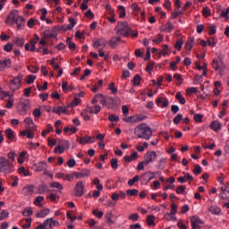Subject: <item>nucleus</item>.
<instances>
[{
    "mask_svg": "<svg viewBox=\"0 0 229 229\" xmlns=\"http://www.w3.org/2000/svg\"><path fill=\"white\" fill-rule=\"evenodd\" d=\"M131 28L126 21H119L116 27L117 37H130Z\"/></svg>",
    "mask_w": 229,
    "mask_h": 229,
    "instance_id": "f257e3e1",
    "label": "nucleus"
},
{
    "mask_svg": "<svg viewBox=\"0 0 229 229\" xmlns=\"http://www.w3.org/2000/svg\"><path fill=\"white\" fill-rule=\"evenodd\" d=\"M0 173L4 174H10V173H13V166L12 163L6 157H0Z\"/></svg>",
    "mask_w": 229,
    "mask_h": 229,
    "instance_id": "f03ea898",
    "label": "nucleus"
},
{
    "mask_svg": "<svg viewBox=\"0 0 229 229\" xmlns=\"http://www.w3.org/2000/svg\"><path fill=\"white\" fill-rule=\"evenodd\" d=\"M212 67L216 72H218V74H220V76H223V74H225V64L223 63H220L219 59H213Z\"/></svg>",
    "mask_w": 229,
    "mask_h": 229,
    "instance_id": "7ed1b4c3",
    "label": "nucleus"
},
{
    "mask_svg": "<svg viewBox=\"0 0 229 229\" xmlns=\"http://www.w3.org/2000/svg\"><path fill=\"white\" fill-rule=\"evenodd\" d=\"M191 224L192 229H201L203 225H205V223L198 216H193L191 217Z\"/></svg>",
    "mask_w": 229,
    "mask_h": 229,
    "instance_id": "20e7f679",
    "label": "nucleus"
},
{
    "mask_svg": "<svg viewBox=\"0 0 229 229\" xmlns=\"http://www.w3.org/2000/svg\"><path fill=\"white\" fill-rule=\"evenodd\" d=\"M38 40H40V37H38V35L35 34L34 38L32 40H30V43H27L25 45V49L27 51H31V52L35 51V49H36L35 46L37 45V42H38Z\"/></svg>",
    "mask_w": 229,
    "mask_h": 229,
    "instance_id": "39448f33",
    "label": "nucleus"
},
{
    "mask_svg": "<svg viewBox=\"0 0 229 229\" xmlns=\"http://www.w3.org/2000/svg\"><path fill=\"white\" fill-rule=\"evenodd\" d=\"M22 81V75H18L11 81V88L13 90H19L21 89V83Z\"/></svg>",
    "mask_w": 229,
    "mask_h": 229,
    "instance_id": "423d86ee",
    "label": "nucleus"
},
{
    "mask_svg": "<svg viewBox=\"0 0 229 229\" xmlns=\"http://www.w3.org/2000/svg\"><path fill=\"white\" fill-rule=\"evenodd\" d=\"M85 186L83 185V182H78L74 188L75 196L77 198H81V196L85 193Z\"/></svg>",
    "mask_w": 229,
    "mask_h": 229,
    "instance_id": "0eeeda50",
    "label": "nucleus"
},
{
    "mask_svg": "<svg viewBox=\"0 0 229 229\" xmlns=\"http://www.w3.org/2000/svg\"><path fill=\"white\" fill-rule=\"evenodd\" d=\"M19 17V11L13 10L7 16L5 22L6 24H14L15 20Z\"/></svg>",
    "mask_w": 229,
    "mask_h": 229,
    "instance_id": "6e6552de",
    "label": "nucleus"
},
{
    "mask_svg": "<svg viewBox=\"0 0 229 229\" xmlns=\"http://www.w3.org/2000/svg\"><path fill=\"white\" fill-rule=\"evenodd\" d=\"M159 30L164 33H171L174 30V25H173V22L167 21L166 23L163 24Z\"/></svg>",
    "mask_w": 229,
    "mask_h": 229,
    "instance_id": "1a4fd4ad",
    "label": "nucleus"
},
{
    "mask_svg": "<svg viewBox=\"0 0 229 229\" xmlns=\"http://www.w3.org/2000/svg\"><path fill=\"white\" fill-rule=\"evenodd\" d=\"M77 142H79V144H89V142L94 144V142H96V138L90 136L78 137Z\"/></svg>",
    "mask_w": 229,
    "mask_h": 229,
    "instance_id": "9d476101",
    "label": "nucleus"
},
{
    "mask_svg": "<svg viewBox=\"0 0 229 229\" xmlns=\"http://www.w3.org/2000/svg\"><path fill=\"white\" fill-rule=\"evenodd\" d=\"M155 158H157V152L155 151L148 152L145 156V160H144L145 165H148V164H151V162H153Z\"/></svg>",
    "mask_w": 229,
    "mask_h": 229,
    "instance_id": "9b49d317",
    "label": "nucleus"
},
{
    "mask_svg": "<svg viewBox=\"0 0 229 229\" xmlns=\"http://www.w3.org/2000/svg\"><path fill=\"white\" fill-rule=\"evenodd\" d=\"M35 191V186L28 185L22 188L21 193L23 196H32L33 192Z\"/></svg>",
    "mask_w": 229,
    "mask_h": 229,
    "instance_id": "f8f14e48",
    "label": "nucleus"
},
{
    "mask_svg": "<svg viewBox=\"0 0 229 229\" xmlns=\"http://www.w3.org/2000/svg\"><path fill=\"white\" fill-rule=\"evenodd\" d=\"M134 133L136 137H138L139 139H143L144 138V123L138 125L134 129Z\"/></svg>",
    "mask_w": 229,
    "mask_h": 229,
    "instance_id": "ddd939ff",
    "label": "nucleus"
},
{
    "mask_svg": "<svg viewBox=\"0 0 229 229\" xmlns=\"http://www.w3.org/2000/svg\"><path fill=\"white\" fill-rule=\"evenodd\" d=\"M12 67V60L5 59L0 60V72L4 71V69H10Z\"/></svg>",
    "mask_w": 229,
    "mask_h": 229,
    "instance_id": "4468645a",
    "label": "nucleus"
},
{
    "mask_svg": "<svg viewBox=\"0 0 229 229\" xmlns=\"http://www.w3.org/2000/svg\"><path fill=\"white\" fill-rule=\"evenodd\" d=\"M106 47V39L99 38L93 42V47L98 49V47Z\"/></svg>",
    "mask_w": 229,
    "mask_h": 229,
    "instance_id": "2eb2a0df",
    "label": "nucleus"
},
{
    "mask_svg": "<svg viewBox=\"0 0 229 229\" xmlns=\"http://www.w3.org/2000/svg\"><path fill=\"white\" fill-rule=\"evenodd\" d=\"M221 128H223V124L217 120L213 121L210 124V129L214 131H219Z\"/></svg>",
    "mask_w": 229,
    "mask_h": 229,
    "instance_id": "dca6fc26",
    "label": "nucleus"
},
{
    "mask_svg": "<svg viewBox=\"0 0 229 229\" xmlns=\"http://www.w3.org/2000/svg\"><path fill=\"white\" fill-rule=\"evenodd\" d=\"M121 42V36H117V37H113L111 38V39L108 42V45L111 47H115L116 46H118V44Z\"/></svg>",
    "mask_w": 229,
    "mask_h": 229,
    "instance_id": "f3484780",
    "label": "nucleus"
},
{
    "mask_svg": "<svg viewBox=\"0 0 229 229\" xmlns=\"http://www.w3.org/2000/svg\"><path fill=\"white\" fill-rule=\"evenodd\" d=\"M157 103L158 106H161V108H165L166 106H169V99L167 98H159Z\"/></svg>",
    "mask_w": 229,
    "mask_h": 229,
    "instance_id": "a211bd4d",
    "label": "nucleus"
},
{
    "mask_svg": "<svg viewBox=\"0 0 229 229\" xmlns=\"http://www.w3.org/2000/svg\"><path fill=\"white\" fill-rule=\"evenodd\" d=\"M139 154L137 152L131 153L130 156H124V162H133V160H137Z\"/></svg>",
    "mask_w": 229,
    "mask_h": 229,
    "instance_id": "6ab92c4d",
    "label": "nucleus"
},
{
    "mask_svg": "<svg viewBox=\"0 0 229 229\" xmlns=\"http://www.w3.org/2000/svg\"><path fill=\"white\" fill-rule=\"evenodd\" d=\"M189 181H192V175L189 173H187L183 177L181 176L177 178V182H179V183H185Z\"/></svg>",
    "mask_w": 229,
    "mask_h": 229,
    "instance_id": "aec40b11",
    "label": "nucleus"
},
{
    "mask_svg": "<svg viewBox=\"0 0 229 229\" xmlns=\"http://www.w3.org/2000/svg\"><path fill=\"white\" fill-rule=\"evenodd\" d=\"M26 22V20L22 16H19L15 21L14 24L17 25V30H21L24 23Z\"/></svg>",
    "mask_w": 229,
    "mask_h": 229,
    "instance_id": "412c9836",
    "label": "nucleus"
},
{
    "mask_svg": "<svg viewBox=\"0 0 229 229\" xmlns=\"http://www.w3.org/2000/svg\"><path fill=\"white\" fill-rule=\"evenodd\" d=\"M147 225L149 226V228L157 226V224L155 223V216L148 215L147 216Z\"/></svg>",
    "mask_w": 229,
    "mask_h": 229,
    "instance_id": "4be33fe9",
    "label": "nucleus"
},
{
    "mask_svg": "<svg viewBox=\"0 0 229 229\" xmlns=\"http://www.w3.org/2000/svg\"><path fill=\"white\" fill-rule=\"evenodd\" d=\"M153 135V131L151 130V127L149 126H145L144 128V139L146 140L151 139V136Z\"/></svg>",
    "mask_w": 229,
    "mask_h": 229,
    "instance_id": "5701e85b",
    "label": "nucleus"
},
{
    "mask_svg": "<svg viewBox=\"0 0 229 229\" xmlns=\"http://www.w3.org/2000/svg\"><path fill=\"white\" fill-rule=\"evenodd\" d=\"M52 112L54 114H57L58 115H61L62 114H65L67 112V108L65 106H57V107H54L52 109Z\"/></svg>",
    "mask_w": 229,
    "mask_h": 229,
    "instance_id": "b1692460",
    "label": "nucleus"
},
{
    "mask_svg": "<svg viewBox=\"0 0 229 229\" xmlns=\"http://www.w3.org/2000/svg\"><path fill=\"white\" fill-rule=\"evenodd\" d=\"M208 212H210L214 216H219V214H221V208L217 206H210L208 208Z\"/></svg>",
    "mask_w": 229,
    "mask_h": 229,
    "instance_id": "393cba45",
    "label": "nucleus"
},
{
    "mask_svg": "<svg viewBox=\"0 0 229 229\" xmlns=\"http://www.w3.org/2000/svg\"><path fill=\"white\" fill-rule=\"evenodd\" d=\"M19 105L21 106L22 110L26 111L28 108H30V100L26 98H21Z\"/></svg>",
    "mask_w": 229,
    "mask_h": 229,
    "instance_id": "a878e982",
    "label": "nucleus"
},
{
    "mask_svg": "<svg viewBox=\"0 0 229 229\" xmlns=\"http://www.w3.org/2000/svg\"><path fill=\"white\" fill-rule=\"evenodd\" d=\"M192 47H194V38H189L185 44V49L191 51Z\"/></svg>",
    "mask_w": 229,
    "mask_h": 229,
    "instance_id": "bb28decb",
    "label": "nucleus"
},
{
    "mask_svg": "<svg viewBox=\"0 0 229 229\" xmlns=\"http://www.w3.org/2000/svg\"><path fill=\"white\" fill-rule=\"evenodd\" d=\"M51 212V209L45 208L41 211L38 212L36 215V217H46V216H49V213Z\"/></svg>",
    "mask_w": 229,
    "mask_h": 229,
    "instance_id": "cd10ccee",
    "label": "nucleus"
},
{
    "mask_svg": "<svg viewBox=\"0 0 229 229\" xmlns=\"http://www.w3.org/2000/svg\"><path fill=\"white\" fill-rule=\"evenodd\" d=\"M175 98L181 105H185L187 103V100H185V98H183V95H182V92H177L175 95Z\"/></svg>",
    "mask_w": 229,
    "mask_h": 229,
    "instance_id": "c85d7f7f",
    "label": "nucleus"
},
{
    "mask_svg": "<svg viewBox=\"0 0 229 229\" xmlns=\"http://www.w3.org/2000/svg\"><path fill=\"white\" fill-rule=\"evenodd\" d=\"M35 167H36V171L40 172V171H44L46 167H47V165H46L45 162H39L35 164Z\"/></svg>",
    "mask_w": 229,
    "mask_h": 229,
    "instance_id": "c756f323",
    "label": "nucleus"
},
{
    "mask_svg": "<svg viewBox=\"0 0 229 229\" xmlns=\"http://www.w3.org/2000/svg\"><path fill=\"white\" fill-rule=\"evenodd\" d=\"M117 12L121 19L126 17V9H124V6L119 5Z\"/></svg>",
    "mask_w": 229,
    "mask_h": 229,
    "instance_id": "7c9ffc66",
    "label": "nucleus"
},
{
    "mask_svg": "<svg viewBox=\"0 0 229 229\" xmlns=\"http://www.w3.org/2000/svg\"><path fill=\"white\" fill-rule=\"evenodd\" d=\"M89 114H99L101 112V106H98L96 105L95 106L93 107H89Z\"/></svg>",
    "mask_w": 229,
    "mask_h": 229,
    "instance_id": "2f4dec72",
    "label": "nucleus"
},
{
    "mask_svg": "<svg viewBox=\"0 0 229 229\" xmlns=\"http://www.w3.org/2000/svg\"><path fill=\"white\" fill-rule=\"evenodd\" d=\"M5 134L10 140H13V139H15V132H13V130L10 128L5 130Z\"/></svg>",
    "mask_w": 229,
    "mask_h": 229,
    "instance_id": "473e14b6",
    "label": "nucleus"
},
{
    "mask_svg": "<svg viewBox=\"0 0 229 229\" xmlns=\"http://www.w3.org/2000/svg\"><path fill=\"white\" fill-rule=\"evenodd\" d=\"M13 42V44H16L18 47H22V46H24V39L21 38H14Z\"/></svg>",
    "mask_w": 229,
    "mask_h": 229,
    "instance_id": "72a5a7b5",
    "label": "nucleus"
},
{
    "mask_svg": "<svg viewBox=\"0 0 229 229\" xmlns=\"http://www.w3.org/2000/svg\"><path fill=\"white\" fill-rule=\"evenodd\" d=\"M50 201L56 202V199L58 198V195L56 194L55 190L50 191V194L48 196Z\"/></svg>",
    "mask_w": 229,
    "mask_h": 229,
    "instance_id": "f704fd0d",
    "label": "nucleus"
},
{
    "mask_svg": "<svg viewBox=\"0 0 229 229\" xmlns=\"http://www.w3.org/2000/svg\"><path fill=\"white\" fill-rule=\"evenodd\" d=\"M64 151H65V147H63L60 145H57L54 149V153H55V155H58V154L62 155L63 153H64Z\"/></svg>",
    "mask_w": 229,
    "mask_h": 229,
    "instance_id": "c9c22d12",
    "label": "nucleus"
},
{
    "mask_svg": "<svg viewBox=\"0 0 229 229\" xmlns=\"http://www.w3.org/2000/svg\"><path fill=\"white\" fill-rule=\"evenodd\" d=\"M152 42H154V44H160V42H164V35L157 34L156 38L152 39Z\"/></svg>",
    "mask_w": 229,
    "mask_h": 229,
    "instance_id": "e433bc0d",
    "label": "nucleus"
},
{
    "mask_svg": "<svg viewBox=\"0 0 229 229\" xmlns=\"http://www.w3.org/2000/svg\"><path fill=\"white\" fill-rule=\"evenodd\" d=\"M153 69H155V62L150 61L147 65L146 71L148 72V74H151Z\"/></svg>",
    "mask_w": 229,
    "mask_h": 229,
    "instance_id": "4c0bfd02",
    "label": "nucleus"
},
{
    "mask_svg": "<svg viewBox=\"0 0 229 229\" xmlns=\"http://www.w3.org/2000/svg\"><path fill=\"white\" fill-rule=\"evenodd\" d=\"M50 187H52V189H58V191L64 190V186L58 182H52Z\"/></svg>",
    "mask_w": 229,
    "mask_h": 229,
    "instance_id": "58836bf2",
    "label": "nucleus"
},
{
    "mask_svg": "<svg viewBox=\"0 0 229 229\" xmlns=\"http://www.w3.org/2000/svg\"><path fill=\"white\" fill-rule=\"evenodd\" d=\"M139 180H140L139 175H136L132 179H130L128 181L129 187H133V185H135V183H137V182H139Z\"/></svg>",
    "mask_w": 229,
    "mask_h": 229,
    "instance_id": "ea45409f",
    "label": "nucleus"
},
{
    "mask_svg": "<svg viewBox=\"0 0 229 229\" xmlns=\"http://www.w3.org/2000/svg\"><path fill=\"white\" fill-rule=\"evenodd\" d=\"M174 47L177 51H182V47H183V40L178 39L174 44Z\"/></svg>",
    "mask_w": 229,
    "mask_h": 229,
    "instance_id": "a19ab883",
    "label": "nucleus"
},
{
    "mask_svg": "<svg viewBox=\"0 0 229 229\" xmlns=\"http://www.w3.org/2000/svg\"><path fill=\"white\" fill-rule=\"evenodd\" d=\"M103 98V94H97L95 95L94 98L91 100L92 105H96V103H99Z\"/></svg>",
    "mask_w": 229,
    "mask_h": 229,
    "instance_id": "79ce46f5",
    "label": "nucleus"
},
{
    "mask_svg": "<svg viewBox=\"0 0 229 229\" xmlns=\"http://www.w3.org/2000/svg\"><path fill=\"white\" fill-rule=\"evenodd\" d=\"M44 200V197L42 196H38L36 199H35V201H34V205H36V207H42V201Z\"/></svg>",
    "mask_w": 229,
    "mask_h": 229,
    "instance_id": "37998d69",
    "label": "nucleus"
},
{
    "mask_svg": "<svg viewBox=\"0 0 229 229\" xmlns=\"http://www.w3.org/2000/svg\"><path fill=\"white\" fill-rule=\"evenodd\" d=\"M159 55H163V56L169 55V46L164 45L162 51L159 53Z\"/></svg>",
    "mask_w": 229,
    "mask_h": 229,
    "instance_id": "c03bdc74",
    "label": "nucleus"
},
{
    "mask_svg": "<svg viewBox=\"0 0 229 229\" xmlns=\"http://www.w3.org/2000/svg\"><path fill=\"white\" fill-rule=\"evenodd\" d=\"M22 215L25 217H30V216L33 215V209H31V208H25L24 211H22Z\"/></svg>",
    "mask_w": 229,
    "mask_h": 229,
    "instance_id": "a18cd8bd",
    "label": "nucleus"
},
{
    "mask_svg": "<svg viewBox=\"0 0 229 229\" xmlns=\"http://www.w3.org/2000/svg\"><path fill=\"white\" fill-rule=\"evenodd\" d=\"M26 151H23L20 153V156L18 157V163L19 164H24V160L26 158Z\"/></svg>",
    "mask_w": 229,
    "mask_h": 229,
    "instance_id": "49530a36",
    "label": "nucleus"
},
{
    "mask_svg": "<svg viewBox=\"0 0 229 229\" xmlns=\"http://www.w3.org/2000/svg\"><path fill=\"white\" fill-rule=\"evenodd\" d=\"M132 83L135 87H139L140 85V77L139 74L134 76L132 79Z\"/></svg>",
    "mask_w": 229,
    "mask_h": 229,
    "instance_id": "de8ad7c7",
    "label": "nucleus"
},
{
    "mask_svg": "<svg viewBox=\"0 0 229 229\" xmlns=\"http://www.w3.org/2000/svg\"><path fill=\"white\" fill-rule=\"evenodd\" d=\"M127 196H139V191L136 189L133 190H127L126 191Z\"/></svg>",
    "mask_w": 229,
    "mask_h": 229,
    "instance_id": "09e8293b",
    "label": "nucleus"
},
{
    "mask_svg": "<svg viewBox=\"0 0 229 229\" xmlns=\"http://www.w3.org/2000/svg\"><path fill=\"white\" fill-rule=\"evenodd\" d=\"M49 221V228L53 229L55 226H58L60 224L56 220H53V218H48Z\"/></svg>",
    "mask_w": 229,
    "mask_h": 229,
    "instance_id": "8fccbe9b",
    "label": "nucleus"
},
{
    "mask_svg": "<svg viewBox=\"0 0 229 229\" xmlns=\"http://www.w3.org/2000/svg\"><path fill=\"white\" fill-rule=\"evenodd\" d=\"M208 46L211 47H216L217 46V41L213 37L208 39Z\"/></svg>",
    "mask_w": 229,
    "mask_h": 229,
    "instance_id": "3c124183",
    "label": "nucleus"
},
{
    "mask_svg": "<svg viewBox=\"0 0 229 229\" xmlns=\"http://www.w3.org/2000/svg\"><path fill=\"white\" fill-rule=\"evenodd\" d=\"M13 49V45L12 43H7L6 45L4 46V51H6V53L12 52Z\"/></svg>",
    "mask_w": 229,
    "mask_h": 229,
    "instance_id": "603ef678",
    "label": "nucleus"
},
{
    "mask_svg": "<svg viewBox=\"0 0 229 229\" xmlns=\"http://www.w3.org/2000/svg\"><path fill=\"white\" fill-rule=\"evenodd\" d=\"M198 92V89L196 88H189L186 89L187 96H192V94H196Z\"/></svg>",
    "mask_w": 229,
    "mask_h": 229,
    "instance_id": "864d4df0",
    "label": "nucleus"
},
{
    "mask_svg": "<svg viewBox=\"0 0 229 229\" xmlns=\"http://www.w3.org/2000/svg\"><path fill=\"white\" fill-rule=\"evenodd\" d=\"M202 14H203V17H210V15L212 14L211 12H210V9H208V7H204L203 10H202Z\"/></svg>",
    "mask_w": 229,
    "mask_h": 229,
    "instance_id": "5fc2aeb1",
    "label": "nucleus"
},
{
    "mask_svg": "<svg viewBox=\"0 0 229 229\" xmlns=\"http://www.w3.org/2000/svg\"><path fill=\"white\" fill-rule=\"evenodd\" d=\"M176 212H178V206H176V204L174 203L171 204V211H170L171 216H174Z\"/></svg>",
    "mask_w": 229,
    "mask_h": 229,
    "instance_id": "6e6d98bb",
    "label": "nucleus"
},
{
    "mask_svg": "<svg viewBox=\"0 0 229 229\" xmlns=\"http://www.w3.org/2000/svg\"><path fill=\"white\" fill-rule=\"evenodd\" d=\"M183 119V114H178L174 118V124H180V121Z\"/></svg>",
    "mask_w": 229,
    "mask_h": 229,
    "instance_id": "4d7b16f0",
    "label": "nucleus"
},
{
    "mask_svg": "<svg viewBox=\"0 0 229 229\" xmlns=\"http://www.w3.org/2000/svg\"><path fill=\"white\" fill-rule=\"evenodd\" d=\"M36 80H37V76H35V75H29L27 77V83H28V85H31V83H33Z\"/></svg>",
    "mask_w": 229,
    "mask_h": 229,
    "instance_id": "13d9d810",
    "label": "nucleus"
},
{
    "mask_svg": "<svg viewBox=\"0 0 229 229\" xmlns=\"http://www.w3.org/2000/svg\"><path fill=\"white\" fill-rule=\"evenodd\" d=\"M193 174H195L196 175L201 174V165H195V166L193 168Z\"/></svg>",
    "mask_w": 229,
    "mask_h": 229,
    "instance_id": "bf43d9fd",
    "label": "nucleus"
},
{
    "mask_svg": "<svg viewBox=\"0 0 229 229\" xmlns=\"http://www.w3.org/2000/svg\"><path fill=\"white\" fill-rule=\"evenodd\" d=\"M108 89H109V90H111L112 94H117V88L115 87L114 82H112L108 85Z\"/></svg>",
    "mask_w": 229,
    "mask_h": 229,
    "instance_id": "052dcab7",
    "label": "nucleus"
},
{
    "mask_svg": "<svg viewBox=\"0 0 229 229\" xmlns=\"http://www.w3.org/2000/svg\"><path fill=\"white\" fill-rule=\"evenodd\" d=\"M111 167L112 169H117L119 165H117V158H112L111 159Z\"/></svg>",
    "mask_w": 229,
    "mask_h": 229,
    "instance_id": "680f3d73",
    "label": "nucleus"
},
{
    "mask_svg": "<svg viewBox=\"0 0 229 229\" xmlns=\"http://www.w3.org/2000/svg\"><path fill=\"white\" fill-rule=\"evenodd\" d=\"M46 191H47V184H42L41 186H39V188H38L39 194H44L46 192Z\"/></svg>",
    "mask_w": 229,
    "mask_h": 229,
    "instance_id": "e2e57ef3",
    "label": "nucleus"
},
{
    "mask_svg": "<svg viewBox=\"0 0 229 229\" xmlns=\"http://www.w3.org/2000/svg\"><path fill=\"white\" fill-rule=\"evenodd\" d=\"M140 121H144V115L142 114L134 115V123H140Z\"/></svg>",
    "mask_w": 229,
    "mask_h": 229,
    "instance_id": "0e129e2a",
    "label": "nucleus"
},
{
    "mask_svg": "<svg viewBox=\"0 0 229 229\" xmlns=\"http://www.w3.org/2000/svg\"><path fill=\"white\" fill-rule=\"evenodd\" d=\"M130 221H139V214L134 213L129 216Z\"/></svg>",
    "mask_w": 229,
    "mask_h": 229,
    "instance_id": "69168bd1",
    "label": "nucleus"
},
{
    "mask_svg": "<svg viewBox=\"0 0 229 229\" xmlns=\"http://www.w3.org/2000/svg\"><path fill=\"white\" fill-rule=\"evenodd\" d=\"M228 13H229V7H227L225 11H223L221 13V17H224L225 19V21H228V19H229Z\"/></svg>",
    "mask_w": 229,
    "mask_h": 229,
    "instance_id": "338daca9",
    "label": "nucleus"
},
{
    "mask_svg": "<svg viewBox=\"0 0 229 229\" xmlns=\"http://www.w3.org/2000/svg\"><path fill=\"white\" fill-rule=\"evenodd\" d=\"M185 189H186V187L183 185L177 187L176 188L177 194H183L185 192Z\"/></svg>",
    "mask_w": 229,
    "mask_h": 229,
    "instance_id": "774afa93",
    "label": "nucleus"
}]
</instances>
